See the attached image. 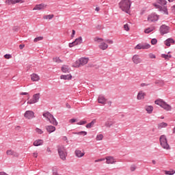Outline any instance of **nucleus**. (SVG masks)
I'll return each mask as SVG.
<instances>
[{"instance_id":"1","label":"nucleus","mask_w":175,"mask_h":175,"mask_svg":"<svg viewBox=\"0 0 175 175\" xmlns=\"http://www.w3.org/2000/svg\"><path fill=\"white\" fill-rule=\"evenodd\" d=\"M131 5L132 1H131V0H121L119 3V8L122 12L128 14L131 10Z\"/></svg>"},{"instance_id":"2","label":"nucleus","mask_w":175,"mask_h":175,"mask_svg":"<svg viewBox=\"0 0 175 175\" xmlns=\"http://www.w3.org/2000/svg\"><path fill=\"white\" fill-rule=\"evenodd\" d=\"M155 105H158L164 110H166L167 111H170L172 110V106L166 103V102L163 101V100L159 98L154 101Z\"/></svg>"},{"instance_id":"3","label":"nucleus","mask_w":175,"mask_h":175,"mask_svg":"<svg viewBox=\"0 0 175 175\" xmlns=\"http://www.w3.org/2000/svg\"><path fill=\"white\" fill-rule=\"evenodd\" d=\"M42 116L44 117V118H46L47 121H49V122L53 125H58V122H57V120L54 118V116L50 113V112L47 111L44 113Z\"/></svg>"},{"instance_id":"4","label":"nucleus","mask_w":175,"mask_h":175,"mask_svg":"<svg viewBox=\"0 0 175 175\" xmlns=\"http://www.w3.org/2000/svg\"><path fill=\"white\" fill-rule=\"evenodd\" d=\"M58 154L62 161L66 160V155H68V153L66 152V149L65 148V146H61L58 148Z\"/></svg>"},{"instance_id":"5","label":"nucleus","mask_w":175,"mask_h":175,"mask_svg":"<svg viewBox=\"0 0 175 175\" xmlns=\"http://www.w3.org/2000/svg\"><path fill=\"white\" fill-rule=\"evenodd\" d=\"M160 144L161 147H163L165 150H170V146L167 144V139H166V136L161 135L160 137Z\"/></svg>"},{"instance_id":"6","label":"nucleus","mask_w":175,"mask_h":175,"mask_svg":"<svg viewBox=\"0 0 175 175\" xmlns=\"http://www.w3.org/2000/svg\"><path fill=\"white\" fill-rule=\"evenodd\" d=\"M39 99H40V93H37L33 95L32 98L27 101L28 105H33L35 103H38L39 102Z\"/></svg>"},{"instance_id":"7","label":"nucleus","mask_w":175,"mask_h":175,"mask_svg":"<svg viewBox=\"0 0 175 175\" xmlns=\"http://www.w3.org/2000/svg\"><path fill=\"white\" fill-rule=\"evenodd\" d=\"M151 47V45L148 43H139L135 47V50H147Z\"/></svg>"},{"instance_id":"8","label":"nucleus","mask_w":175,"mask_h":175,"mask_svg":"<svg viewBox=\"0 0 175 175\" xmlns=\"http://www.w3.org/2000/svg\"><path fill=\"white\" fill-rule=\"evenodd\" d=\"M159 31L161 35H165V33H169L170 31V27H169V26L166 25H162L160 27Z\"/></svg>"},{"instance_id":"9","label":"nucleus","mask_w":175,"mask_h":175,"mask_svg":"<svg viewBox=\"0 0 175 175\" xmlns=\"http://www.w3.org/2000/svg\"><path fill=\"white\" fill-rule=\"evenodd\" d=\"M158 20H159V16L155 13H152L148 16V21L150 23H154L158 21Z\"/></svg>"},{"instance_id":"10","label":"nucleus","mask_w":175,"mask_h":175,"mask_svg":"<svg viewBox=\"0 0 175 175\" xmlns=\"http://www.w3.org/2000/svg\"><path fill=\"white\" fill-rule=\"evenodd\" d=\"M154 6L156 8V9H159V12H161V13H163V14H169V12H167V8L166 6H161L158 4H154Z\"/></svg>"},{"instance_id":"11","label":"nucleus","mask_w":175,"mask_h":175,"mask_svg":"<svg viewBox=\"0 0 175 175\" xmlns=\"http://www.w3.org/2000/svg\"><path fill=\"white\" fill-rule=\"evenodd\" d=\"M83 43V38L79 37L75 39V40L71 43H69V47H73L74 46H77V44H81Z\"/></svg>"},{"instance_id":"12","label":"nucleus","mask_w":175,"mask_h":175,"mask_svg":"<svg viewBox=\"0 0 175 175\" xmlns=\"http://www.w3.org/2000/svg\"><path fill=\"white\" fill-rule=\"evenodd\" d=\"M24 117L27 120H32V118H35V113L32 111H26Z\"/></svg>"},{"instance_id":"13","label":"nucleus","mask_w":175,"mask_h":175,"mask_svg":"<svg viewBox=\"0 0 175 175\" xmlns=\"http://www.w3.org/2000/svg\"><path fill=\"white\" fill-rule=\"evenodd\" d=\"M106 159V163H107V165H113V163H116V159H114V157H111V156H108L105 157Z\"/></svg>"},{"instance_id":"14","label":"nucleus","mask_w":175,"mask_h":175,"mask_svg":"<svg viewBox=\"0 0 175 175\" xmlns=\"http://www.w3.org/2000/svg\"><path fill=\"white\" fill-rule=\"evenodd\" d=\"M132 61L134 64L137 65V64H140L142 62V59H140L139 55H134L132 57Z\"/></svg>"},{"instance_id":"15","label":"nucleus","mask_w":175,"mask_h":175,"mask_svg":"<svg viewBox=\"0 0 175 175\" xmlns=\"http://www.w3.org/2000/svg\"><path fill=\"white\" fill-rule=\"evenodd\" d=\"M75 157H77V158H83V157L85 155V152H82L79 149H76L75 151Z\"/></svg>"},{"instance_id":"16","label":"nucleus","mask_w":175,"mask_h":175,"mask_svg":"<svg viewBox=\"0 0 175 175\" xmlns=\"http://www.w3.org/2000/svg\"><path fill=\"white\" fill-rule=\"evenodd\" d=\"M145 96H146V92L141 90L137 94V99L138 100H142L144 99Z\"/></svg>"},{"instance_id":"17","label":"nucleus","mask_w":175,"mask_h":175,"mask_svg":"<svg viewBox=\"0 0 175 175\" xmlns=\"http://www.w3.org/2000/svg\"><path fill=\"white\" fill-rule=\"evenodd\" d=\"M107 99L105 98L103 95H100L98 98V103H100L101 105H106V101Z\"/></svg>"},{"instance_id":"18","label":"nucleus","mask_w":175,"mask_h":175,"mask_svg":"<svg viewBox=\"0 0 175 175\" xmlns=\"http://www.w3.org/2000/svg\"><path fill=\"white\" fill-rule=\"evenodd\" d=\"M23 3V0H6L8 5H16V3Z\"/></svg>"},{"instance_id":"19","label":"nucleus","mask_w":175,"mask_h":175,"mask_svg":"<svg viewBox=\"0 0 175 175\" xmlns=\"http://www.w3.org/2000/svg\"><path fill=\"white\" fill-rule=\"evenodd\" d=\"M45 128L48 133H53V132H55V126H46Z\"/></svg>"},{"instance_id":"20","label":"nucleus","mask_w":175,"mask_h":175,"mask_svg":"<svg viewBox=\"0 0 175 175\" xmlns=\"http://www.w3.org/2000/svg\"><path fill=\"white\" fill-rule=\"evenodd\" d=\"M88 60L89 59L87 57H82L79 59L81 66H84V65H87V64H88Z\"/></svg>"},{"instance_id":"21","label":"nucleus","mask_w":175,"mask_h":175,"mask_svg":"<svg viewBox=\"0 0 175 175\" xmlns=\"http://www.w3.org/2000/svg\"><path fill=\"white\" fill-rule=\"evenodd\" d=\"M31 79L32 81H39V80H40V77L39 75H38V74H32L31 75Z\"/></svg>"},{"instance_id":"22","label":"nucleus","mask_w":175,"mask_h":175,"mask_svg":"<svg viewBox=\"0 0 175 175\" xmlns=\"http://www.w3.org/2000/svg\"><path fill=\"white\" fill-rule=\"evenodd\" d=\"M62 72H63V73H69V72H70V68L66 65H64L62 67Z\"/></svg>"},{"instance_id":"23","label":"nucleus","mask_w":175,"mask_h":175,"mask_svg":"<svg viewBox=\"0 0 175 175\" xmlns=\"http://www.w3.org/2000/svg\"><path fill=\"white\" fill-rule=\"evenodd\" d=\"M43 139H37L33 142V146H35V147H38V146H43Z\"/></svg>"},{"instance_id":"24","label":"nucleus","mask_w":175,"mask_h":175,"mask_svg":"<svg viewBox=\"0 0 175 175\" xmlns=\"http://www.w3.org/2000/svg\"><path fill=\"white\" fill-rule=\"evenodd\" d=\"M7 155H12L13 157H18V154L12 150H8L6 151Z\"/></svg>"},{"instance_id":"25","label":"nucleus","mask_w":175,"mask_h":175,"mask_svg":"<svg viewBox=\"0 0 175 175\" xmlns=\"http://www.w3.org/2000/svg\"><path fill=\"white\" fill-rule=\"evenodd\" d=\"M165 46H167L168 47H170L171 43H174V40L173 38H168L164 42Z\"/></svg>"},{"instance_id":"26","label":"nucleus","mask_w":175,"mask_h":175,"mask_svg":"<svg viewBox=\"0 0 175 175\" xmlns=\"http://www.w3.org/2000/svg\"><path fill=\"white\" fill-rule=\"evenodd\" d=\"M60 79L62 80H72V75H61Z\"/></svg>"},{"instance_id":"27","label":"nucleus","mask_w":175,"mask_h":175,"mask_svg":"<svg viewBox=\"0 0 175 175\" xmlns=\"http://www.w3.org/2000/svg\"><path fill=\"white\" fill-rule=\"evenodd\" d=\"M98 47L100 49V50H106L107 47H109V45H107V44L105 42H101Z\"/></svg>"},{"instance_id":"28","label":"nucleus","mask_w":175,"mask_h":175,"mask_svg":"<svg viewBox=\"0 0 175 175\" xmlns=\"http://www.w3.org/2000/svg\"><path fill=\"white\" fill-rule=\"evenodd\" d=\"M145 110L147 111L148 114H151L152 113V110H154V107L151 105L146 106Z\"/></svg>"},{"instance_id":"29","label":"nucleus","mask_w":175,"mask_h":175,"mask_svg":"<svg viewBox=\"0 0 175 175\" xmlns=\"http://www.w3.org/2000/svg\"><path fill=\"white\" fill-rule=\"evenodd\" d=\"M44 8V4H38L35 6V8L33 9V10H42Z\"/></svg>"},{"instance_id":"30","label":"nucleus","mask_w":175,"mask_h":175,"mask_svg":"<svg viewBox=\"0 0 175 175\" xmlns=\"http://www.w3.org/2000/svg\"><path fill=\"white\" fill-rule=\"evenodd\" d=\"M159 129H162V128H166L167 126V123L166 122H161L158 124Z\"/></svg>"},{"instance_id":"31","label":"nucleus","mask_w":175,"mask_h":175,"mask_svg":"<svg viewBox=\"0 0 175 175\" xmlns=\"http://www.w3.org/2000/svg\"><path fill=\"white\" fill-rule=\"evenodd\" d=\"M95 122H96V120H93L90 123L86 124L85 127L88 128V129H90L92 126L95 125Z\"/></svg>"},{"instance_id":"32","label":"nucleus","mask_w":175,"mask_h":175,"mask_svg":"<svg viewBox=\"0 0 175 175\" xmlns=\"http://www.w3.org/2000/svg\"><path fill=\"white\" fill-rule=\"evenodd\" d=\"M113 124H114V122L113 121H107L105 122V126H107V128H110L111 126H113Z\"/></svg>"},{"instance_id":"33","label":"nucleus","mask_w":175,"mask_h":175,"mask_svg":"<svg viewBox=\"0 0 175 175\" xmlns=\"http://www.w3.org/2000/svg\"><path fill=\"white\" fill-rule=\"evenodd\" d=\"M54 17V14L45 15L43 16L44 20H51Z\"/></svg>"},{"instance_id":"34","label":"nucleus","mask_w":175,"mask_h":175,"mask_svg":"<svg viewBox=\"0 0 175 175\" xmlns=\"http://www.w3.org/2000/svg\"><path fill=\"white\" fill-rule=\"evenodd\" d=\"M74 68H80L81 66V64H80V59L77 60L73 65Z\"/></svg>"},{"instance_id":"35","label":"nucleus","mask_w":175,"mask_h":175,"mask_svg":"<svg viewBox=\"0 0 175 175\" xmlns=\"http://www.w3.org/2000/svg\"><path fill=\"white\" fill-rule=\"evenodd\" d=\"M157 3H159V5H165L167 3V1H166V0H157Z\"/></svg>"},{"instance_id":"36","label":"nucleus","mask_w":175,"mask_h":175,"mask_svg":"<svg viewBox=\"0 0 175 175\" xmlns=\"http://www.w3.org/2000/svg\"><path fill=\"white\" fill-rule=\"evenodd\" d=\"M103 139V134H99L96 135V139L99 142Z\"/></svg>"},{"instance_id":"37","label":"nucleus","mask_w":175,"mask_h":175,"mask_svg":"<svg viewBox=\"0 0 175 175\" xmlns=\"http://www.w3.org/2000/svg\"><path fill=\"white\" fill-rule=\"evenodd\" d=\"M53 59L54 62H57V64H61V62H62V60H61L59 57H53Z\"/></svg>"},{"instance_id":"38","label":"nucleus","mask_w":175,"mask_h":175,"mask_svg":"<svg viewBox=\"0 0 175 175\" xmlns=\"http://www.w3.org/2000/svg\"><path fill=\"white\" fill-rule=\"evenodd\" d=\"M154 31V27H150L145 29V33H150V32H152Z\"/></svg>"},{"instance_id":"39","label":"nucleus","mask_w":175,"mask_h":175,"mask_svg":"<svg viewBox=\"0 0 175 175\" xmlns=\"http://www.w3.org/2000/svg\"><path fill=\"white\" fill-rule=\"evenodd\" d=\"M40 40H43L42 36H39V37L34 38L33 42L36 43V42H40Z\"/></svg>"},{"instance_id":"40","label":"nucleus","mask_w":175,"mask_h":175,"mask_svg":"<svg viewBox=\"0 0 175 175\" xmlns=\"http://www.w3.org/2000/svg\"><path fill=\"white\" fill-rule=\"evenodd\" d=\"M74 135H83V136H85L87 135V132L86 131H80L78 133H73Z\"/></svg>"},{"instance_id":"41","label":"nucleus","mask_w":175,"mask_h":175,"mask_svg":"<svg viewBox=\"0 0 175 175\" xmlns=\"http://www.w3.org/2000/svg\"><path fill=\"white\" fill-rule=\"evenodd\" d=\"M165 174H167V175H173L175 174V170L165 171Z\"/></svg>"},{"instance_id":"42","label":"nucleus","mask_w":175,"mask_h":175,"mask_svg":"<svg viewBox=\"0 0 175 175\" xmlns=\"http://www.w3.org/2000/svg\"><path fill=\"white\" fill-rule=\"evenodd\" d=\"M36 132L37 133H38V135H43V131L42 129H39V128H36Z\"/></svg>"},{"instance_id":"43","label":"nucleus","mask_w":175,"mask_h":175,"mask_svg":"<svg viewBox=\"0 0 175 175\" xmlns=\"http://www.w3.org/2000/svg\"><path fill=\"white\" fill-rule=\"evenodd\" d=\"M157 43H158V40H157V38H153V39H152V40H151V44H152L154 45V44H156Z\"/></svg>"},{"instance_id":"44","label":"nucleus","mask_w":175,"mask_h":175,"mask_svg":"<svg viewBox=\"0 0 175 175\" xmlns=\"http://www.w3.org/2000/svg\"><path fill=\"white\" fill-rule=\"evenodd\" d=\"M85 124H87V122L85 120H81L79 122L77 123V125H84Z\"/></svg>"},{"instance_id":"45","label":"nucleus","mask_w":175,"mask_h":175,"mask_svg":"<svg viewBox=\"0 0 175 175\" xmlns=\"http://www.w3.org/2000/svg\"><path fill=\"white\" fill-rule=\"evenodd\" d=\"M130 170H131V172H135V171L136 170V165H132L131 166V167H130Z\"/></svg>"},{"instance_id":"46","label":"nucleus","mask_w":175,"mask_h":175,"mask_svg":"<svg viewBox=\"0 0 175 175\" xmlns=\"http://www.w3.org/2000/svg\"><path fill=\"white\" fill-rule=\"evenodd\" d=\"M161 57L162 58H165V59L169 60V55L162 54Z\"/></svg>"},{"instance_id":"47","label":"nucleus","mask_w":175,"mask_h":175,"mask_svg":"<svg viewBox=\"0 0 175 175\" xmlns=\"http://www.w3.org/2000/svg\"><path fill=\"white\" fill-rule=\"evenodd\" d=\"M94 42H103V38H99L98 37L94 38Z\"/></svg>"},{"instance_id":"48","label":"nucleus","mask_w":175,"mask_h":175,"mask_svg":"<svg viewBox=\"0 0 175 175\" xmlns=\"http://www.w3.org/2000/svg\"><path fill=\"white\" fill-rule=\"evenodd\" d=\"M105 42H107V43H109V44H113V43H114V42L111 40H105Z\"/></svg>"},{"instance_id":"49","label":"nucleus","mask_w":175,"mask_h":175,"mask_svg":"<svg viewBox=\"0 0 175 175\" xmlns=\"http://www.w3.org/2000/svg\"><path fill=\"white\" fill-rule=\"evenodd\" d=\"M4 57L6 59H10V58H12V55L6 54V55H4Z\"/></svg>"},{"instance_id":"50","label":"nucleus","mask_w":175,"mask_h":175,"mask_svg":"<svg viewBox=\"0 0 175 175\" xmlns=\"http://www.w3.org/2000/svg\"><path fill=\"white\" fill-rule=\"evenodd\" d=\"M124 28L125 31H129V27L128 26V24H125L124 25Z\"/></svg>"},{"instance_id":"51","label":"nucleus","mask_w":175,"mask_h":175,"mask_svg":"<svg viewBox=\"0 0 175 175\" xmlns=\"http://www.w3.org/2000/svg\"><path fill=\"white\" fill-rule=\"evenodd\" d=\"M105 159H98L94 161V162H103V161H105Z\"/></svg>"},{"instance_id":"52","label":"nucleus","mask_w":175,"mask_h":175,"mask_svg":"<svg viewBox=\"0 0 175 175\" xmlns=\"http://www.w3.org/2000/svg\"><path fill=\"white\" fill-rule=\"evenodd\" d=\"M142 87H146L147 85H150V83H142L140 85Z\"/></svg>"},{"instance_id":"53","label":"nucleus","mask_w":175,"mask_h":175,"mask_svg":"<svg viewBox=\"0 0 175 175\" xmlns=\"http://www.w3.org/2000/svg\"><path fill=\"white\" fill-rule=\"evenodd\" d=\"M149 57H150V58H152V59L156 58L155 55H154V54H152V53H150V54L149 55Z\"/></svg>"},{"instance_id":"54","label":"nucleus","mask_w":175,"mask_h":175,"mask_svg":"<svg viewBox=\"0 0 175 175\" xmlns=\"http://www.w3.org/2000/svg\"><path fill=\"white\" fill-rule=\"evenodd\" d=\"M69 122H70V124H73V122H76V119H71L69 120Z\"/></svg>"},{"instance_id":"55","label":"nucleus","mask_w":175,"mask_h":175,"mask_svg":"<svg viewBox=\"0 0 175 175\" xmlns=\"http://www.w3.org/2000/svg\"><path fill=\"white\" fill-rule=\"evenodd\" d=\"M24 47H25V44H20V45H19V49H20L21 50H23V49H24Z\"/></svg>"},{"instance_id":"56","label":"nucleus","mask_w":175,"mask_h":175,"mask_svg":"<svg viewBox=\"0 0 175 175\" xmlns=\"http://www.w3.org/2000/svg\"><path fill=\"white\" fill-rule=\"evenodd\" d=\"M33 157H34V158H38V152H34Z\"/></svg>"},{"instance_id":"57","label":"nucleus","mask_w":175,"mask_h":175,"mask_svg":"<svg viewBox=\"0 0 175 175\" xmlns=\"http://www.w3.org/2000/svg\"><path fill=\"white\" fill-rule=\"evenodd\" d=\"M66 106L67 109H70V107H71L70 105H69L68 103L66 104Z\"/></svg>"},{"instance_id":"58","label":"nucleus","mask_w":175,"mask_h":175,"mask_svg":"<svg viewBox=\"0 0 175 175\" xmlns=\"http://www.w3.org/2000/svg\"><path fill=\"white\" fill-rule=\"evenodd\" d=\"M75 35H76V31L72 30V37L73 38V36H75Z\"/></svg>"},{"instance_id":"59","label":"nucleus","mask_w":175,"mask_h":175,"mask_svg":"<svg viewBox=\"0 0 175 175\" xmlns=\"http://www.w3.org/2000/svg\"><path fill=\"white\" fill-rule=\"evenodd\" d=\"M21 95H28V92H21Z\"/></svg>"},{"instance_id":"60","label":"nucleus","mask_w":175,"mask_h":175,"mask_svg":"<svg viewBox=\"0 0 175 175\" xmlns=\"http://www.w3.org/2000/svg\"><path fill=\"white\" fill-rule=\"evenodd\" d=\"M46 151L47 152H51V150L50 149V148H47Z\"/></svg>"},{"instance_id":"61","label":"nucleus","mask_w":175,"mask_h":175,"mask_svg":"<svg viewBox=\"0 0 175 175\" xmlns=\"http://www.w3.org/2000/svg\"><path fill=\"white\" fill-rule=\"evenodd\" d=\"M172 12H175V5L172 7Z\"/></svg>"},{"instance_id":"62","label":"nucleus","mask_w":175,"mask_h":175,"mask_svg":"<svg viewBox=\"0 0 175 175\" xmlns=\"http://www.w3.org/2000/svg\"><path fill=\"white\" fill-rule=\"evenodd\" d=\"M95 10H96V12H99V10H100L99 7L96 8Z\"/></svg>"},{"instance_id":"63","label":"nucleus","mask_w":175,"mask_h":175,"mask_svg":"<svg viewBox=\"0 0 175 175\" xmlns=\"http://www.w3.org/2000/svg\"><path fill=\"white\" fill-rule=\"evenodd\" d=\"M154 83L155 84H159L161 83V81H156Z\"/></svg>"},{"instance_id":"64","label":"nucleus","mask_w":175,"mask_h":175,"mask_svg":"<svg viewBox=\"0 0 175 175\" xmlns=\"http://www.w3.org/2000/svg\"><path fill=\"white\" fill-rule=\"evenodd\" d=\"M107 104H108L109 106H111V101H108V102H107Z\"/></svg>"}]
</instances>
